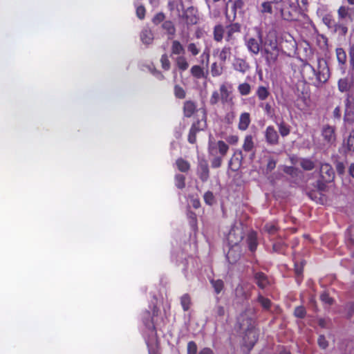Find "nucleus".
Here are the masks:
<instances>
[{"instance_id":"obj_1","label":"nucleus","mask_w":354,"mask_h":354,"mask_svg":"<svg viewBox=\"0 0 354 354\" xmlns=\"http://www.w3.org/2000/svg\"><path fill=\"white\" fill-rule=\"evenodd\" d=\"M255 310L249 307L237 318L239 329L245 333L243 339L245 344L253 347L258 339V331L255 328Z\"/></svg>"},{"instance_id":"obj_2","label":"nucleus","mask_w":354,"mask_h":354,"mask_svg":"<svg viewBox=\"0 0 354 354\" xmlns=\"http://www.w3.org/2000/svg\"><path fill=\"white\" fill-rule=\"evenodd\" d=\"M304 71L307 77L312 80L313 84L319 87L321 85L327 82L330 77L329 68L326 60L319 58L317 59V68H315L310 64L304 65Z\"/></svg>"},{"instance_id":"obj_3","label":"nucleus","mask_w":354,"mask_h":354,"mask_svg":"<svg viewBox=\"0 0 354 354\" xmlns=\"http://www.w3.org/2000/svg\"><path fill=\"white\" fill-rule=\"evenodd\" d=\"M243 239V235L239 229L232 228L227 236V241L230 245L229 250L226 254L228 262L234 264L238 261L241 255V247L239 243Z\"/></svg>"},{"instance_id":"obj_4","label":"nucleus","mask_w":354,"mask_h":354,"mask_svg":"<svg viewBox=\"0 0 354 354\" xmlns=\"http://www.w3.org/2000/svg\"><path fill=\"white\" fill-rule=\"evenodd\" d=\"M257 38L245 36L244 37L245 45L248 50L252 55H258L261 50V44L263 42L262 32L260 28L256 27Z\"/></svg>"},{"instance_id":"obj_5","label":"nucleus","mask_w":354,"mask_h":354,"mask_svg":"<svg viewBox=\"0 0 354 354\" xmlns=\"http://www.w3.org/2000/svg\"><path fill=\"white\" fill-rule=\"evenodd\" d=\"M151 313L145 311L142 315V322L146 328L149 331V335H153L155 334V317L158 316L159 310L154 304L149 306Z\"/></svg>"},{"instance_id":"obj_6","label":"nucleus","mask_w":354,"mask_h":354,"mask_svg":"<svg viewBox=\"0 0 354 354\" xmlns=\"http://www.w3.org/2000/svg\"><path fill=\"white\" fill-rule=\"evenodd\" d=\"M229 150V146L223 140L216 141L209 138L208 153L209 156H225Z\"/></svg>"},{"instance_id":"obj_7","label":"nucleus","mask_w":354,"mask_h":354,"mask_svg":"<svg viewBox=\"0 0 354 354\" xmlns=\"http://www.w3.org/2000/svg\"><path fill=\"white\" fill-rule=\"evenodd\" d=\"M345 113L344 120L345 122H351L353 121V118L351 117V112H354V93H348L345 99Z\"/></svg>"},{"instance_id":"obj_8","label":"nucleus","mask_w":354,"mask_h":354,"mask_svg":"<svg viewBox=\"0 0 354 354\" xmlns=\"http://www.w3.org/2000/svg\"><path fill=\"white\" fill-rule=\"evenodd\" d=\"M322 136L326 145L331 146L336 140L335 128L330 125H324L322 129Z\"/></svg>"},{"instance_id":"obj_9","label":"nucleus","mask_w":354,"mask_h":354,"mask_svg":"<svg viewBox=\"0 0 354 354\" xmlns=\"http://www.w3.org/2000/svg\"><path fill=\"white\" fill-rule=\"evenodd\" d=\"M243 151L249 153V158L252 161L255 157V145L252 135H246L242 145Z\"/></svg>"},{"instance_id":"obj_10","label":"nucleus","mask_w":354,"mask_h":354,"mask_svg":"<svg viewBox=\"0 0 354 354\" xmlns=\"http://www.w3.org/2000/svg\"><path fill=\"white\" fill-rule=\"evenodd\" d=\"M196 173L202 182L205 183L207 181L209 177V170L206 160L200 159L198 160Z\"/></svg>"},{"instance_id":"obj_11","label":"nucleus","mask_w":354,"mask_h":354,"mask_svg":"<svg viewBox=\"0 0 354 354\" xmlns=\"http://www.w3.org/2000/svg\"><path fill=\"white\" fill-rule=\"evenodd\" d=\"M241 31V25L238 23H234L227 26L225 33V40L230 44L233 45L236 41L234 34L239 33Z\"/></svg>"},{"instance_id":"obj_12","label":"nucleus","mask_w":354,"mask_h":354,"mask_svg":"<svg viewBox=\"0 0 354 354\" xmlns=\"http://www.w3.org/2000/svg\"><path fill=\"white\" fill-rule=\"evenodd\" d=\"M320 178L325 182H332L335 177V171L330 165L322 163L320 165Z\"/></svg>"},{"instance_id":"obj_13","label":"nucleus","mask_w":354,"mask_h":354,"mask_svg":"<svg viewBox=\"0 0 354 354\" xmlns=\"http://www.w3.org/2000/svg\"><path fill=\"white\" fill-rule=\"evenodd\" d=\"M264 136L266 142L269 145L274 146L279 143V136L273 126H268L266 127Z\"/></svg>"},{"instance_id":"obj_14","label":"nucleus","mask_w":354,"mask_h":354,"mask_svg":"<svg viewBox=\"0 0 354 354\" xmlns=\"http://www.w3.org/2000/svg\"><path fill=\"white\" fill-rule=\"evenodd\" d=\"M232 68L234 71L241 74H245L250 69V64L243 58L234 57L232 62Z\"/></svg>"},{"instance_id":"obj_15","label":"nucleus","mask_w":354,"mask_h":354,"mask_svg":"<svg viewBox=\"0 0 354 354\" xmlns=\"http://www.w3.org/2000/svg\"><path fill=\"white\" fill-rule=\"evenodd\" d=\"M187 25H195L199 20L198 10L194 7H189L183 14Z\"/></svg>"},{"instance_id":"obj_16","label":"nucleus","mask_w":354,"mask_h":354,"mask_svg":"<svg viewBox=\"0 0 354 354\" xmlns=\"http://www.w3.org/2000/svg\"><path fill=\"white\" fill-rule=\"evenodd\" d=\"M262 50L264 49H279L277 37L274 33H268L261 42Z\"/></svg>"},{"instance_id":"obj_17","label":"nucleus","mask_w":354,"mask_h":354,"mask_svg":"<svg viewBox=\"0 0 354 354\" xmlns=\"http://www.w3.org/2000/svg\"><path fill=\"white\" fill-rule=\"evenodd\" d=\"M244 156L242 150L236 149L232 158L229 161V166L232 167L233 170H237L243 163Z\"/></svg>"},{"instance_id":"obj_18","label":"nucleus","mask_w":354,"mask_h":354,"mask_svg":"<svg viewBox=\"0 0 354 354\" xmlns=\"http://www.w3.org/2000/svg\"><path fill=\"white\" fill-rule=\"evenodd\" d=\"M353 86V80L351 77L348 76L340 78L337 82L338 90L341 93H346V94L350 93L349 91Z\"/></svg>"},{"instance_id":"obj_19","label":"nucleus","mask_w":354,"mask_h":354,"mask_svg":"<svg viewBox=\"0 0 354 354\" xmlns=\"http://www.w3.org/2000/svg\"><path fill=\"white\" fill-rule=\"evenodd\" d=\"M262 52L263 53L266 62L269 66H272L275 64L279 55V49H264L262 50Z\"/></svg>"},{"instance_id":"obj_20","label":"nucleus","mask_w":354,"mask_h":354,"mask_svg":"<svg viewBox=\"0 0 354 354\" xmlns=\"http://www.w3.org/2000/svg\"><path fill=\"white\" fill-rule=\"evenodd\" d=\"M255 95L260 102H263L268 99L270 95L268 85H260L257 88Z\"/></svg>"},{"instance_id":"obj_21","label":"nucleus","mask_w":354,"mask_h":354,"mask_svg":"<svg viewBox=\"0 0 354 354\" xmlns=\"http://www.w3.org/2000/svg\"><path fill=\"white\" fill-rule=\"evenodd\" d=\"M140 40L145 45L151 44L153 41V34L148 27L144 28L140 32Z\"/></svg>"},{"instance_id":"obj_22","label":"nucleus","mask_w":354,"mask_h":354,"mask_svg":"<svg viewBox=\"0 0 354 354\" xmlns=\"http://www.w3.org/2000/svg\"><path fill=\"white\" fill-rule=\"evenodd\" d=\"M250 115L248 113H242L239 117L238 128L241 131H245L250 124Z\"/></svg>"},{"instance_id":"obj_23","label":"nucleus","mask_w":354,"mask_h":354,"mask_svg":"<svg viewBox=\"0 0 354 354\" xmlns=\"http://www.w3.org/2000/svg\"><path fill=\"white\" fill-rule=\"evenodd\" d=\"M185 52V48L183 44L178 40H173L171 46V56L173 55H182Z\"/></svg>"},{"instance_id":"obj_24","label":"nucleus","mask_w":354,"mask_h":354,"mask_svg":"<svg viewBox=\"0 0 354 354\" xmlns=\"http://www.w3.org/2000/svg\"><path fill=\"white\" fill-rule=\"evenodd\" d=\"M254 278L257 286L261 289L265 288L269 283L266 275L263 272L254 273Z\"/></svg>"},{"instance_id":"obj_25","label":"nucleus","mask_w":354,"mask_h":354,"mask_svg":"<svg viewBox=\"0 0 354 354\" xmlns=\"http://www.w3.org/2000/svg\"><path fill=\"white\" fill-rule=\"evenodd\" d=\"M162 28L166 31L169 39L174 37L176 33V28L171 21H164L162 24Z\"/></svg>"},{"instance_id":"obj_26","label":"nucleus","mask_w":354,"mask_h":354,"mask_svg":"<svg viewBox=\"0 0 354 354\" xmlns=\"http://www.w3.org/2000/svg\"><path fill=\"white\" fill-rule=\"evenodd\" d=\"M174 62L178 68L181 71H185L189 68V63L183 55L176 57Z\"/></svg>"},{"instance_id":"obj_27","label":"nucleus","mask_w":354,"mask_h":354,"mask_svg":"<svg viewBox=\"0 0 354 354\" xmlns=\"http://www.w3.org/2000/svg\"><path fill=\"white\" fill-rule=\"evenodd\" d=\"M196 106L194 102L192 101H186L184 104L183 111L185 117H191L195 112Z\"/></svg>"},{"instance_id":"obj_28","label":"nucleus","mask_w":354,"mask_h":354,"mask_svg":"<svg viewBox=\"0 0 354 354\" xmlns=\"http://www.w3.org/2000/svg\"><path fill=\"white\" fill-rule=\"evenodd\" d=\"M247 242L249 250L252 252H254L258 245L257 234L253 232L250 233L247 239Z\"/></svg>"},{"instance_id":"obj_29","label":"nucleus","mask_w":354,"mask_h":354,"mask_svg":"<svg viewBox=\"0 0 354 354\" xmlns=\"http://www.w3.org/2000/svg\"><path fill=\"white\" fill-rule=\"evenodd\" d=\"M190 73L192 76L197 79H201L206 77V73L203 68L198 65H194L191 68Z\"/></svg>"},{"instance_id":"obj_30","label":"nucleus","mask_w":354,"mask_h":354,"mask_svg":"<svg viewBox=\"0 0 354 354\" xmlns=\"http://www.w3.org/2000/svg\"><path fill=\"white\" fill-rule=\"evenodd\" d=\"M210 283L216 295L220 294L224 288V283L221 279H210Z\"/></svg>"},{"instance_id":"obj_31","label":"nucleus","mask_w":354,"mask_h":354,"mask_svg":"<svg viewBox=\"0 0 354 354\" xmlns=\"http://www.w3.org/2000/svg\"><path fill=\"white\" fill-rule=\"evenodd\" d=\"M180 305L184 311H187L192 305L191 297L189 294H184L180 298Z\"/></svg>"},{"instance_id":"obj_32","label":"nucleus","mask_w":354,"mask_h":354,"mask_svg":"<svg viewBox=\"0 0 354 354\" xmlns=\"http://www.w3.org/2000/svg\"><path fill=\"white\" fill-rule=\"evenodd\" d=\"M232 54V48L229 46H225L218 54V57L221 62H225L228 59Z\"/></svg>"},{"instance_id":"obj_33","label":"nucleus","mask_w":354,"mask_h":354,"mask_svg":"<svg viewBox=\"0 0 354 354\" xmlns=\"http://www.w3.org/2000/svg\"><path fill=\"white\" fill-rule=\"evenodd\" d=\"M296 3H292L290 4V7L292 10H296L299 8L301 11H304L306 9L308 6V0H295Z\"/></svg>"},{"instance_id":"obj_34","label":"nucleus","mask_w":354,"mask_h":354,"mask_svg":"<svg viewBox=\"0 0 354 354\" xmlns=\"http://www.w3.org/2000/svg\"><path fill=\"white\" fill-rule=\"evenodd\" d=\"M300 166L306 171H310L314 169L315 163L309 158H302L299 161Z\"/></svg>"},{"instance_id":"obj_35","label":"nucleus","mask_w":354,"mask_h":354,"mask_svg":"<svg viewBox=\"0 0 354 354\" xmlns=\"http://www.w3.org/2000/svg\"><path fill=\"white\" fill-rule=\"evenodd\" d=\"M176 166H177L178 169L181 172H186L190 168L189 163L187 160H184L183 158H178L176 160Z\"/></svg>"},{"instance_id":"obj_36","label":"nucleus","mask_w":354,"mask_h":354,"mask_svg":"<svg viewBox=\"0 0 354 354\" xmlns=\"http://www.w3.org/2000/svg\"><path fill=\"white\" fill-rule=\"evenodd\" d=\"M237 90L241 95H248L251 93V86L247 82L240 84Z\"/></svg>"},{"instance_id":"obj_37","label":"nucleus","mask_w":354,"mask_h":354,"mask_svg":"<svg viewBox=\"0 0 354 354\" xmlns=\"http://www.w3.org/2000/svg\"><path fill=\"white\" fill-rule=\"evenodd\" d=\"M277 126L279 133L282 137H286L288 135H289L290 132V129L288 124H286L284 122H281L279 123H277Z\"/></svg>"},{"instance_id":"obj_38","label":"nucleus","mask_w":354,"mask_h":354,"mask_svg":"<svg viewBox=\"0 0 354 354\" xmlns=\"http://www.w3.org/2000/svg\"><path fill=\"white\" fill-rule=\"evenodd\" d=\"M336 56L339 64L344 65L346 62V53L342 48L336 49Z\"/></svg>"},{"instance_id":"obj_39","label":"nucleus","mask_w":354,"mask_h":354,"mask_svg":"<svg viewBox=\"0 0 354 354\" xmlns=\"http://www.w3.org/2000/svg\"><path fill=\"white\" fill-rule=\"evenodd\" d=\"M257 301L261 304L264 310H268L271 306V301L259 294L257 297Z\"/></svg>"},{"instance_id":"obj_40","label":"nucleus","mask_w":354,"mask_h":354,"mask_svg":"<svg viewBox=\"0 0 354 354\" xmlns=\"http://www.w3.org/2000/svg\"><path fill=\"white\" fill-rule=\"evenodd\" d=\"M344 146H346L347 151H354V129L350 132L346 142H344Z\"/></svg>"},{"instance_id":"obj_41","label":"nucleus","mask_w":354,"mask_h":354,"mask_svg":"<svg viewBox=\"0 0 354 354\" xmlns=\"http://www.w3.org/2000/svg\"><path fill=\"white\" fill-rule=\"evenodd\" d=\"M259 106L261 108L264 113L268 116H271L274 113V109L269 102H261L259 104Z\"/></svg>"},{"instance_id":"obj_42","label":"nucleus","mask_w":354,"mask_h":354,"mask_svg":"<svg viewBox=\"0 0 354 354\" xmlns=\"http://www.w3.org/2000/svg\"><path fill=\"white\" fill-rule=\"evenodd\" d=\"M351 10L348 6H341L337 10L338 17L340 19H345L346 17L349 16V12Z\"/></svg>"},{"instance_id":"obj_43","label":"nucleus","mask_w":354,"mask_h":354,"mask_svg":"<svg viewBox=\"0 0 354 354\" xmlns=\"http://www.w3.org/2000/svg\"><path fill=\"white\" fill-rule=\"evenodd\" d=\"M346 239L348 243L354 245V225H351L346 232Z\"/></svg>"},{"instance_id":"obj_44","label":"nucleus","mask_w":354,"mask_h":354,"mask_svg":"<svg viewBox=\"0 0 354 354\" xmlns=\"http://www.w3.org/2000/svg\"><path fill=\"white\" fill-rule=\"evenodd\" d=\"M187 50L192 54L193 56H196L199 54L201 51V48L198 44L196 43H189L187 46Z\"/></svg>"},{"instance_id":"obj_45","label":"nucleus","mask_w":354,"mask_h":354,"mask_svg":"<svg viewBox=\"0 0 354 354\" xmlns=\"http://www.w3.org/2000/svg\"><path fill=\"white\" fill-rule=\"evenodd\" d=\"M185 177L183 174H176L175 176V185L178 189H183L185 186Z\"/></svg>"},{"instance_id":"obj_46","label":"nucleus","mask_w":354,"mask_h":354,"mask_svg":"<svg viewBox=\"0 0 354 354\" xmlns=\"http://www.w3.org/2000/svg\"><path fill=\"white\" fill-rule=\"evenodd\" d=\"M335 31L338 32L340 35L344 36L348 32V28L346 25L342 23H337L334 25Z\"/></svg>"},{"instance_id":"obj_47","label":"nucleus","mask_w":354,"mask_h":354,"mask_svg":"<svg viewBox=\"0 0 354 354\" xmlns=\"http://www.w3.org/2000/svg\"><path fill=\"white\" fill-rule=\"evenodd\" d=\"M223 68L218 66L216 62H214L211 66V74L213 77H217L222 74Z\"/></svg>"},{"instance_id":"obj_48","label":"nucleus","mask_w":354,"mask_h":354,"mask_svg":"<svg viewBox=\"0 0 354 354\" xmlns=\"http://www.w3.org/2000/svg\"><path fill=\"white\" fill-rule=\"evenodd\" d=\"M174 95H175L176 97L179 98V99H184L185 97V95H186L185 91L180 86L176 85L174 86Z\"/></svg>"},{"instance_id":"obj_49","label":"nucleus","mask_w":354,"mask_h":354,"mask_svg":"<svg viewBox=\"0 0 354 354\" xmlns=\"http://www.w3.org/2000/svg\"><path fill=\"white\" fill-rule=\"evenodd\" d=\"M213 157L211 160V166L212 168H218L222 165L223 157L221 156H212Z\"/></svg>"},{"instance_id":"obj_50","label":"nucleus","mask_w":354,"mask_h":354,"mask_svg":"<svg viewBox=\"0 0 354 354\" xmlns=\"http://www.w3.org/2000/svg\"><path fill=\"white\" fill-rule=\"evenodd\" d=\"M198 347L195 342L189 341L187 346V354H197Z\"/></svg>"},{"instance_id":"obj_51","label":"nucleus","mask_w":354,"mask_h":354,"mask_svg":"<svg viewBox=\"0 0 354 354\" xmlns=\"http://www.w3.org/2000/svg\"><path fill=\"white\" fill-rule=\"evenodd\" d=\"M204 201L207 205H212L215 202V198L213 193L210 191H207L205 193L204 196Z\"/></svg>"},{"instance_id":"obj_52","label":"nucleus","mask_w":354,"mask_h":354,"mask_svg":"<svg viewBox=\"0 0 354 354\" xmlns=\"http://www.w3.org/2000/svg\"><path fill=\"white\" fill-rule=\"evenodd\" d=\"M220 96L223 102H227V98L230 95V92L228 91V89L227 86L225 84H222L220 86Z\"/></svg>"},{"instance_id":"obj_53","label":"nucleus","mask_w":354,"mask_h":354,"mask_svg":"<svg viewBox=\"0 0 354 354\" xmlns=\"http://www.w3.org/2000/svg\"><path fill=\"white\" fill-rule=\"evenodd\" d=\"M272 3H273L271 2V1L263 2L261 4V12L262 13H269V14H271L272 12V6H271Z\"/></svg>"},{"instance_id":"obj_54","label":"nucleus","mask_w":354,"mask_h":354,"mask_svg":"<svg viewBox=\"0 0 354 354\" xmlns=\"http://www.w3.org/2000/svg\"><path fill=\"white\" fill-rule=\"evenodd\" d=\"M160 62L162 67L164 70L167 71L170 68V62L169 60L168 56L167 54H163L160 58Z\"/></svg>"},{"instance_id":"obj_55","label":"nucleus","mask_w":354,"mask_h":354,"mask_svg":"<svg viewBox=\"0 0 354 354\" xmlns=\"http://www.w3.org/2000/svg\"><path fill=\"white\" fill-rule=\"evenodd\" d=\"M320 299L324 304L328 306H330L333 302V299L329 297L328 294L326 292H324L321 294Z\"/></svg>"},{"instance_id":"obj_56","label":"nucleus","mask_w":354,"mask_h":354,"mask_svg":"<svg viewBox=\"0 0 354 354\" xmlns=\"http://www.w3.org/2000/svg\"><path fill=\"white\" fill-rule=\"evenodd\" d=\"M349 63L351 68L354 71V44H351L348 49Z\"/></svg>"},{"instance_id":"obj_57","label":"nucleus","mask_w":354,"mask_h":354,"mask_svg":"<svg viewBox=\"0 0 354 354\" xmlns=\"http://www.w3.org/2000/svg\"><path fill=\"white\" fill-rule=\"evenodd\" d=\"M214 314L216 317H223L225 315V309L224 307L221 305L217 304L214 310H213Z\"/></svg>"},{"instance_id":"obj_58","label":"nucleus","mask_w":354,"mask_h":354,"mask_svg":"<svg viewBox=\"0 0 354 354\" xmlns=\"http://www.w3.org/2000/svg\"><path fill=\"white\" fill-rule=\"evenodd\" d=\"M306 311L303 306H297L295 309L294 315L298 318H304L306 315Z\"/></svg>"},{"instance_id":"obj_59","label":"nucleus","mask_w":354,"mask_h":354,"mask_svg":"<svg viewBox=\"0 0 354 354\" xmlns=\"http://www.w3.org/2000/svg\"><path fill=\"white\" fill-rule=\"evenodd\" d=\"M214 39L221 41L223 37V30L221 27H216L214 29Z\"/></svg>"},{"instance_id":"obj_60","label":"nucleus","mask_w":354,"mask_h":354,"mask_svg":"<svg viewBox=\"0 0 354 354\" xmlns=\"http://www.w3.org/2000/svg\"><path fill=\"white\" fill-rule=\"evenodd\" d=\"M206 122L205 121H198L196 123H194L192 127H194V131L198 132L201 130H203L205 128Z\"/></svg>"},{"instance_id":"obj_61","label":"nucleus","mask_w":354,"mask_h":354,"mask_svg":"<svg viewBox=\"0 0 354 354\" xmlns=\"http://www.w3.org/2000/svg\"><path fill=\"white\" fill-rule=\"evenodd\" d=\"M206 122L205 121H198L196 123H194L192 127H194V131L198 132L201 130H203L205 128Z\"/></svg>"},{"instance_id":"obj_62","label":"nucleus","mask_w":354,"mask_h":354,"mask_svg":"<svg viewBox=\"0 0 354 354\" xmlns=\"http://www.w3.org/2000/svg\"><path fill=\"white\" fill-rule=\"evenodd\" d=\"M194 127H191L188 135V141L192 144L196 142V135L197 132L194 131Z\"/></svg>"},{"instance_id":"obj_63","label":"nucleus","mask_w":354,"mask_h":354,"mask_svg":"<svg viewBox=\"0 0 354 354\" xmlns=\"http://www.w3.org/2000/svg\"><path fill=\"white\" fill-rule=\"evenodd\" d=\"M264 229L269 234H274L277 230V227L273 223H267L265 225Z\"/></svg>"},{"instance_id":"obj_64","label":"nucleus","mask_w":354,"mask_h":354,"mask_svg":"<svg viewBox=\"0 0 354 354\" xmlns=\"http://www.w3.org/2000/svg\"><path fill=\"white\" fill-rule=\"evenodd\" d=\"M220 97L221 96L218 92L216 91H214L212 94L209 102L212 104H216L218 102Z\"/></svg>"}]
</instances>
